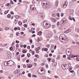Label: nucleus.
<instances>
[{
	"mask_svg": "<svg viewBox=\"0 0 79 79\" xmlns=\"http://www.w3.org/2000/svg\"><path fill=\"white\" fill-rule=\"evenodd\" d=\"M59 40L62 43H66L68 42V38H67V36L65 35L64 34H62L61 36L59 37Z\"/></svg>",
	"mask_w": 79,
	"mask_h": 79,
	"instance_id": "f257e3e1",
	"label": "nucleus"
},
{
	"mask_svg": "<svg viewBox=\"0 0 79 79\" xmlns=\"http://www.w3.org/2000/svg\"><path fill=\"white\" fill-rule=\"evenodd\" d=\"M41 5L44 8H47L49 7V4L46 1H43L41 2Z\"/></svg>",
	"mask_w": 79,
	"mask_h": 79,
	"instance_id": "f03ea898",
	"label": "nucleus"
},
{
	"mask_svg": "<svg viewBox=\"0 0 79 79\" xmlns=\"http://www.w3.org/2000/svg\"><path fill=\"white\" fill-rule=\"evenodd\" d=\"M46 21H45L43 22V25L44 27H46L47 28H49V27H50L51 26V24L50 22H46Z\"/></svg>",
	"mask_w": 79,
	"mask_h": 79,
	"instance_id": "7ed1b4c3",
	"label": "nucleus"
},
{
	"mask_svg": "<svg viewBox=\"0 0 79 79\" xmlns=\"http://www.w3.org/2000/svg\"><path fill=\"white\" fill-rule=\"evenodd\" d=\"M61 23L60 25L61 26H63V25L66 23V20H65V19H62L60 22V23Z\"/></svg>",
	"mask_w": 79,
	"mask_h": 79,
	"instance_id": "20e7f679",
	"label": "nucleus"
},
{
	"mask_svg": "<svg viewBox=\"0 0 79 79\" xmlns=\"http://www.w3.org/2000/svg\"><path fill=\"white\" fill-rule=\"evenodd\" d=\"M69 48L67 49L65 52L67 55H70V56H71V51H69Z\"/></svg>",
	"mask_w": 79,
	"mask_h": 79,
	"instance_id": "39448f33",
	"label": "nucleus"
},
{
	"mask_svg": "<svg viewBox=\"0 0 79 79\" xmlns=\"http://www.w3.org/2000/svg\"><path fill=\"white\" fill-rule=\"evenodd\" d=\"M31 10H35V5L33 4L30 6Z\"/></svg>",
	"mask_w": 79,
	"mask_h": 79,
	"instance_id": "423d86ee",
	"label": "nucleus"
},
{
	"mask_svg": "<svg viewBox=\"0 0 79 79\" xmlns=\"http://www.w3.org/2000/svg\"><path fill=\"white\" fill-rule=\"evenodd\" d=\"M53 35V34L52 33H48L47 35V37L48 38H51L52 36Z\"/></svg>",
	"mask_w": 79,
	"mask_h": 79,
	"instance_id": "0eeeda50",
	"label": "nucleus"
},
{
	"mask_svg": "<svg viewBox=\"0 0 79 79\" xmlns=\"http://www.w3.org/2000/svg\"><path fill=\"white\" fill-rule=\"evenodd\" d=\"M61 66L62 68H63V69H68V68L66 67V66H65L64 65H62Z\"/></svg>",
	"mask_w": 79,
	"mask_h": 79,
	"instance_id": "6e6552de",
	"label": "nucleus"
},
{
	"mask_svg": "<svg viewBox=\"0 0 79 79\" xmlns=\"http://www.w3.org/2000/svg\"><path fill=\"white\" fill-rule=\"evenodd\" d=\"M9 64H10V63H9L8 62L6 61L4 63V64L6 66H10Z\"/></svg>",
	"mask_w": 79,
	"mask_h": 79,
	"instance_id": "1a4fd4ad",
	"label": "nucleus"
},
{
	"mask_svg": "<svg viewBox=\"0 0 79 79\" xmlns=\"http://www.w3.org/2000/svg\"><path fill=\"white\" fill-rule=\"evenodd\" d=\"M7 55L8 58H9L10 57L11 58V53H7Z\"/></svg>",
	"mask_w": 79,
	"mask_h": 79,
	"instance_id": "9d476101",
	"label": "nucleus"
},
{
	"mask_svg": "<svg viewBox=\"0 0 79 79\" xmlns=\"http://www.w3.org/2000/svg\"><path fill=\"white\" fill-rule=\"evenodd\" d=\"M51 20L53 23H55L56 22V20L55 19L53 18H51Z\"/></svg>",
	"mask_w": 79,
	"mask_h": 79,
	"instance_id": "9b49d317",
	"label": "nucleus"
},
{
	"mask_svg": "<svg viewBox=\"0 0 79 79\" xmlns=\"http://www.w3.org/2000/svg\"><path fill=\"white\" fill-rule=\"evenodd\" d=\"M40 71H41V72H42V71H44V73H45V69H44L43 68H40Z\"/></svg>",
	"mask_w": 79,
	"mask_h": 79,
	"instance_id": "f8f14e48",
	"label": "nucleus"
},
{
	"mask_svg": "<svg viewBox=\"0 0 79 79\" xmlns=\"http://www.w3.org/2000/svg\"><path fill=\"white\" fill-rule=\"evenodd\" d=\"M71 31V29H69L67 30L66 31H65V33H69V32Z\"/></svg>",
	"mask_w": 79,
	"mask_h": 79,
	"instance_id": "ddd939ff",
	"label": "nucleus"
},
{
	"mask_svg": "<svg viewBox=\"0 0 79 79\" xmlns=\"http://www.w3.org/2000/svg\"><path fill=\"white\" fill-rule=\"evenodd\" d=\"M42 32L41 31H40L38 32V35H42Z\"/></svg>",
	"mask_w": 79,
	"mask_h": 79,
	"instance_id": "4468645a",
	"label": "nucleus"
},
{
	"mask_svg": "<svg viewBox=\"0 0 79 79\" xmlns=\"http://www.w3.org/2000/svg\"><path fill=\"white\" fill-rule=\"evenodd\" d=\"M74 13V10H70V14H73Z\"/></svg>",
	"mask_w": 79,
	"mask_h": 79,
	"instance_id": "2eb2a0df",
	"label": "nucleus"
},
{
	"mask_svg": "<svg viewBox=\"0 0 79 79\" xmlns=\"http://www.w3.org/2000/svg\"><path fill=\"white\" fill-rule=\"evenodd\" d=\"M6 6H11V4H10V3H8L7 4V5H6Z\"/></svg>",
	"mask_w": 79,
	"mask_h": 79,
	"instance_id": "dca6fc26",
	"label": "nucleus"
},
{
	"mask_svg": "<svg viewBox=\"0 0 79 79\" xmlns=\"http://www.w3.org/2000/svg\"><path fill=\"white\" fill-rule=\"evenodd\" d=\"M42 49H43V50H44H44L45 52H47V51H48V48H45L44 49V48H42Z\"/></svg>",
	"mask_w": 79,
	"mask_h": 79,
	"instance_id": "f3484780",
	"label": "nucleus"
},
{
	"mask_svg": "<svg viewBox=\"0 0 79 79\" xmlns=\"http://www.w3.org/2000/svg\"><path fill=\"white\" fill-rule=\"evenodd\" d=\"M18 23L19 25H20V26H21V25H22V22H21V21H19Z\"/></svg>",
	"mask_w": 79,
	"mask_h": 79,
	"instance_id": "a211bd4d",
	"label": "nucleus"
},
{
	"mask_svg": "<svg viewBox=\"0 0 79 79\" xmlns=\"http://www.w3.org/2000/svg\"><path fill=\"white\" fill-rule=\"evenodd\" d=\"M51 60H52V59H51V58H48V61H49V63H50V62H51Z\"/></svg>",
	"mask_w": 79,
	"mask_h": 79,
	"instance_id": "6ab92c4d",
	"label": "nucleus"
},
{
	"mask_svg": "<svg viewBox=\"0 0 79 79\" xmlns=\"http://www.w3.org/2000/svg\"><path fill=\"white\" fill-rule=\"evenodd\" d=\"M58 2L57 1H56V4H55V6H58Z\"/></svg>",
	"mask_w": 79,
	"mask_h": 79,
	"instance_id": "aec40b11",
	"label": "nucleus"
},
{
	"mask_svg": "<svg viewBox=\"0 0 79 79\" xmlns=\"http://www.w3.org/2000/svg\"><path fill=\"white\" fill-rule=\"evenodd\" d=\"M11 16V15L10 14H9L7 15V17L8 18H10V17Z\"/></svg>",
	"mask_w": 79,
	"mask_h": 79,
	"instance_id": "412c9836",
	"label": "nucleus"
},
{
	"mask_svg": "<svg viewBox=\"0 0 79 79\" xmlns=\"http://www.w3.org/2000/svg\"><path fill=\"white\" fill-rule=\"evenodd\" d=\"M28 76L29 77H31V74L30 73H29L28 74Z\"/></svg>",
	"mask_w": 79,
	"mask_h": 79,
	"instance_id": "4be33fe9",
	"label": "nucleus"
},
{
	"mask_svg": "<svg viewBox=\"0 0 79 79\" xmlns=\"http://www.w3.org/2000/svg\"><path fill=\"white\" fill-rule=\"evenodd\" d=\"M27 56L28 57H30L31 56V54L29 53H28L27 54Z\"/></svg>",
	"mask_w": 79,
	"mask_h": 79,
	"instance_id": "5701e85b",
	"label": "nucleus"
},
{
	"mask_svg": "<svg viewBox=\"0 0 79 79\" xmlns=\"http://www.w3.org/2000/svg\"><path fill=\"white\" fill-rule=\"evenodd\" d=\"M35 57H36L37 58H39V56L38 55H36L35 56Z\"/></svg>",
	"mask_w": 79,
	"mask_h": 79,
	"instance_id": "b1692460",
	"label": "nucleus"
},
{
	"mask_svg": "<svg viewBox=\"0 0 79 79\" xmlns=\"http://www.w3.org/2000/svg\"><path fill=\"white\" fill-rule=\"evenodd\" d=\"M18 69H17L15 71L14 73H18Z\"/></svg>",
	"mask_w": 79,
	"mask_h": 79,
	"instance_id": "393cba45",
	"label": "nucleus"
},
{
	"mask_svg": "<svg viewBox=\"0 0 79 79\" xmlns=\"http://www.w3.org/2000/svg\"><path fill=\"white\" fill-rule=\"evenodd\" d=\"M64 5H65L66 6H67V5H68V2L65 1V4H64Z\"/></svg>",
	"mask_w": 79,
	"mask_h": 79,
	"instance_id": "a878e982",
	"label": "nucleus"
},
{
	"mask_svg": "<svg viewBox=\"0 0 79 79\" xmlns=\"http://www.w3.org/2000/svg\"><path fill=\"white\" fill-rule=\"evenodd\" d=\"M62 6H63V7H62V8H66V6L65 5H63Z\"/></svg>",
	"mask_w": 79,
	"mask_h": 79,
	"instance_id": "bb28decb",
	"label": "nucleus"
},
{
	"mask_svg": "<svg viewBox=\"0 0 79 79\" xmlns=\"http://www.w3.org/2000/svg\"><path fill=\"white\" fill-rule=\"evenodd\" d=\"M72 58V57H71V58H70V57H67V58H68V60H72V58Z\"/></svg>",
	"mask_w": 79,
	"mask_h": 79,
	"instance_id": "cd10ccee",
	"label": "nucleus"
},
{
	"mask_svg": "<svg viewBox=\"0 0 79 79\" xmlns=\"http://www.w3.org/2000/svg\"><path fill=\"white\" fill-rule=\"evenodd\" d=\"M23 26L24 27H27V25H26V24H24Z\"/></svg>",
	"mask_w": 79,
	"mask_h": 79,
	"instance_id": "c85d7f7f",
	"label": "nucleus"
},
{
	"mask_svg": "<svg viewBox=\"0 0 79 79\" xmlns=\"http://www.w3.org/2000/svg\"><path fill=\"white\" fill-rule=\"evenodd\" d=\"M16 35L18 36V35H19V33L18 32H17L16 34Z\"/></svg>",
	"mask_w": 79,
	"mask_h": 79,
	"instance_id": "c756f323",
	"label": "nucleus"
},
{
	"mask_svg": "<svg viewBox=\"0 0 79 79\" xmlns=\"http://www.w3.org/2000/svg\"><path fill=\"white\" fill-rule=\"evenodd\" d=\"M9 11H10L9 10H8L7 11H5V14H7L8 13V12Z\"/></svg>",
	"mask_w": 79,
	"mask_h": 79,
	"instance_id": "7c9ffc66",
	"label": "nucleus"
},
{
	"mask_svg": "<svg viewBox=\"0 0 79 79\" xmlns=\"http://www.w3.org/2000/svg\"><path fill=\"white\" fill-rule=\"evenodd\" d=\"M75 67L76 68H79V65H77L75 66Z\"/></svg>",
	"mask_w": 79,
	"mask_h": 79,
	"instance_id": "2f4dec72",
	"label": "nucleus"
},
{
	"mask_svg": "<svg viewBox=\"0 0 79 79\" xmlns=\"http://www.w3.org/2000/svg\"><path fill=\"white\" fill-rule=\"evenodd\" d=\"M44 56L46 57L47 58L48 56V54H45L44 55Z\"/></svg>",
	"mask_w": 79,
	"mask_h": 79,
	"instance_id": "473e14b6",
	"label": "nucleus"
},
{
	"mask_svg": "<svg viewBox=\"0 0 79 79\" xmlns=\"http://www.w3.org/2000/svg\"><path fill=\"white\" fill-rule=\"evenodd\" d=\"M14 22L15 24H17V23H18V20H15Z\"/></svg>",
	"mask_w": 79,
	"mask_h": 79,
	"instance_id": "72a5a7b5",
	"label": "nucleus"
},
{
	"mask_svg": "<svg viewBox=\"0 0 79 79\" xmlns=\"http://www.w3.org/2000/svg\"><path fill=\"white\" fill-rule=\"evenodd\" d=\"M5 30H8L9 29V28L8 27H6L5 28Z\"/></svg>",
	"mask_w": 79,
	"mask_h": 79,
	"instance_id": "f704fd0d",
	"label": "nucleus"
},
{
	"mask_svg": "<svg viewBox=\"0 0 79 79\" xmlns=\"http://www.w3.org/2000/svg\"><path fill=\"white\" fill-rule=\"evenodd\" d=\"M10 3H11L12 5H13V4H14V3L13 2V1H12V0H10Z\"/></svg>",
	"mask_w": 79,
	"mask_h": 79,
	"instance_id": "c9c22d12",
	"label": "nucleus"
},
{
	"mask_svg": "<svg viewBox=\"0 0 79 79\" xmlns=\"http://www.w3.org/2000/svg\"><path fill=\"white\" fill-rule=\"evenodd\" d=\"M69 20H70L71 21L73 19L71 18V16L69 17Z\"/></svg>",
	"mask_w": 79,
	"mask_h": 79,
	"instance_id": "e433bc0d",
	"label": "nucleus"
},
{
	"mask_svg": "<svg viewBox=\"0 0 79 79\" xmlns=\"http://www.w3.org/2000/svg\"><path fill=\"white\" fill-rule=\"evenodd\" d=\"M73 69V67H71L70 68H69V71H71V69Z\"/></svg>",
	"mask_w": 79,
	"mask_h": 79,
	"instance_id": "4c0bfd02",
	"label": "nucleus"
},
{
	"mask_svg": "<svg viewBox=\"0 0 79 79\" xmlns=\"http://www.w3.org/2000/svg\"><path fill=\"white\" fill-rule=\"evenodd\" d=\"M55 77L56 79H58V77H58V76H55Z\"/></svg>",
	"mask_w": 79,
	"mask_h": 79,
	"instance_id": "58836bf2",
	"label": "nucleus"
},
{
	"mask_svg": "<svg viewBox=\"0 0 79 79\" xmlns=\"http://www.w3.org/2000/svg\"><path fill=\"white\" fill-rule=\"evenodd\" d=\"M32 65H29V66H28V68H31V67H32Z\"/></svg>",
	"mask_w": 79,
	"mask_h": 79,
	"instance_id": "ea45409f",
	"label": "nucleus"
},
{
	"mask_svg": "<svg viewBox=\"0 0 79 79\" xmlns=\"http://www.w3.org/2000/svg\"><path fill=\"white\" fill-rule=\"evenodd\" d=\"M19 16H18V15H17L15 18H16L17 19H18L19 18Z\"/></svg>",
	"mask_w": 79,
	"mask_h": 79,
	"instance_id": "a19ab883",
	"label": "nucleus"
},
{
	"mask_svg": "<svg viewBox=\"0 0 79 79\" xmlns=\"http://www.w3.org/2000/svg\"><path fill=\"white\" fill-rule=\"evenodd\" d=\"M27 21V20H23V23H26V22Z\"/></svg>",
	"mask_w": 79,
	"mask_h": 79,
	"instance_id": "79ce46f5",
	"label": "nucleus"
},
{
	"mask_svg": "<svg viewBox=\"0 0 79 79\" xmlns=\"http://www.w3.org/2000/svg\"><path fill=\"white\" fill-rule=\"evenodd\" d=\"M30 44H32V40H30Z\"/></svg>",
	"mask_w": 79,
	"mask_h": 79,
	"instance_id": "37998d69",
	"label": "nucleus"
},
{
	"mask_svg": "<svg viewBox=\"0 0 79 79\" xmlns=\"http://www.w3.org/2000/svg\"><path fill=\"white\" fill-rule=\"evenodd\" d=\"M25 56V54H23V55H22L21 56V57H23Z\"/></svg>",
	"mask_w": 79,
	"mask_h": 79,
	"instance_id": "c03bdc74",
	"label": "nucleus"
},
{
	"mask_svg": "<svg viewBox=\"0 0 79 79\" xmlns=\"http://www.w3.org/2000/svg\"><path fill=\"white\" fill-rule=\"evenodd\" d=\"M52 62L53 63H54V62H55V59H52Z\"/></svg>",
	"mask_w": 79,
	"mask_h": 79,
	"instance_id": "a18cd8bd",
	"label": "nucleus"
},
{
	"mask_svg": "<svg viewBox=\"0 0 79 79\" xmlns=\"http://www.w3.org/2000/svg\"><path fill=\"white\" fill-rule=\"evenodd\" d=\"M26 62H27V63H29V59H28L26 61Z\"/></svg>",
	"mask_w": 79,
	"mask_h": 79,
	"instance_id": "49530a36",
	"label": "nucleus"
},
{
	"mask_svg": "<svg viewBox=\"0 0 79 79\" xmlns=\"http://www.w3.org/2000/svg\"><path fill=\"white\" fill-rule=\"evenodd\" d=\"M36 35H35V34H33V35H31V37H35Z\"/></svg>",
	"mask_w": 79,
	"mask_h": 79,
	"instance_id": "de8ad7c7",
	"label": "nucleus"
},
{
	"mask_svg": "<svg viewBox=\"0 0 79 79\" xmlns=\"http://www.w3.org/2000/svg\"><path fill=\"white\" fill-rule=\"evenodd\" d=\"M76 60L78 61H79V59L78 58H76Z\"/></svg>",
	"mask_w": 79,
	"mask_h": 79,
	"instance_id": "09e8293b",
	"label": "nucleus"
},
{
	"mask_svg": "<svg viewBox=\"0 0 79 79\" xmlns=\"http://www.w3.org/2000/svg\"><path fill=\"white\" fill-rule=\"evenodd\" d=\"M57 16L58 17H60V14L58 13L57 14Z\"/></svg>",
	"mask_w": 79,
	"mask_h": 79,
	"instance_id": "8fccbe9b",
	"label": "nucleus"
},
{
	"mask_svg": "<svg viewBox=\"0 0 79 79\" xmlns=\"http://www.w3.org/2000/svg\"><path fill=\"white\" fill-rule=\"evenodd\" d=\"M18 29V27H15L14 28V31H16Z\"/></svg>",
	"mask_w": 79,
	"mask_h": 79,
	"instance_id": "3c124183",
	"label": "nucleus"
},
{
	"mask_svg": "<svg viewBox=\"0 0 79 79\" xmlns=\"http://www.w3.org/2000/svg\"><path fill=\"white\" fill-rule=\"evenodd\" d=\"M72 19L73 20V21L74 22H75V21H76V20H75V19H74V17H73L72 18Z\"/></svg>",
	"mask_w": 79,
	"mask_h": 79,
	"instance_id": "603ef678",
	"label": "nucleus"
},
{
	"mask_svg": "<svg viewBox=\"0 0 79 79\" xmlns=\"http://www.w3.org/2000/svg\"><path fill=\"white\" fill-rule=\"evenodd\" d=\"M31 53L32 55H33L35 54V52H34V51H32Z\"/></svg>",
	"mask_w": 79,
	"mask_h": 79,
	"instance_id": "864d4df0",
	"label": "nucleus"
},
{
	"mask_svg": "<svg viewBox=\"0 0 79 79\" xmlns=\"http://www.w3.org/2000/svg\"><path fill=\"white\" fill-rule=\"evenodd\" d=\"M56 46L55 45L54 47V50H56Z\"/></svg>",
	"mask_w": 79,
	"mask_h": 79,
	"instance_id": "5fc2aeb1",
	"label": "nucleus"
},
{
	"mask_svg": "<svg viewBox=\"0 0 79 79\" xmlns=\"http://www.w3.org/2000/svg\"><path fill=\"white\" fill-rule=\"evenodd\" d=\"M10 50H13V47H10Z\"/></svg>",
	"mask_w": 79,
	"mask_h": 79,
	"instance_id": "6e6d98bb",
	"label": "nucleus"
},
{
	"mask_svg": "<svg viewBox=\"0 0 79 79\" xmlns=\"http://www.w3.org/2000/svg\"><path fill=\"white\" fill-rule=\"evenodd\" d=\"M26 65L25 64H24L23 65V68H26Z\"/></svg>",
	"mask_w": 79,
	"mask_h": 79,
	"instance_id": "4d7b16f0",
	"label": "nucleus"
},
{
	"mask_svg": "<svg viewBox=\"0 0 79 79\" xmlns=\"http://www.w3.org/2000/svg\"><path fill=\"white\" fill-rule=\"evenodd\" d=\"M40 52L39 51V50H37L36 51V53H38Z\"/></svg>",
	"mask_w": 79,
	"mask_h": 79,
	"instance_id": "13d9d810",
	"label": "nucleus"
},
{
	"mask_svg": "<svg viewBox=\"0 0 79 79\" xmlns=\"http://www.w3.org/2000/svg\"><path fill=\"white\" fill-rule=\"evenodd\" d=\"M26 47H27V45H24L23 46L24 48H26Z\"/></svg>",
	"mask_w": 79,
	"mask_h": 79,
	"instance_id": "bf43d9fd",
	"label": "nucleus"
},
{
	"mask_svg": "<svg viewBox=\"0 0 79 79\" xmlns=\"http://www.w3.org/2000/svg\"><path fill=\"white\" fill-rule=\"evenodd\" d=\"M26 50H23V53H26Z\"/></svg>",
	"mask_w": 79,
	"mask_h": 79,
	"instance_id": "052dcab7",
	"label": "nucleus"
},
{
	"mask_svg": "<svg viewBox=\"0 0 79 79\" xmlns=\"http://www.w3.org/2000/svg\"><path fill=\"white\" fill-rule=\"evenodd\" d=\"M51 52L52 53H53V52H54V50L53 49L51 50Z\"/></svg>",
	"mask_w": 79,
	"mask_h": 79,
	"instance_id": "680f3d73",
	"label": "nucleus"
},
{
	"mask_svg": "<svg viewBox=\"0 0 79 79\" xmlns=\"http://www.w3.org/2000/svg\"><path fill=\"white\" fill-rule=\"evenodd\" d=\"M63 15H64V14H63V13H62L61 14V17H63Z\"/></svg>",
	"mask_w": 79,
	"mask_h": 79,
	"instance_id": "e2e57ef3",
	"label": "nucleus"
},
{
	"mask_svg": "<svg viewBox=\"0 0 79 79\" xmlns=\"http://www.w3.org/2000/svg\"><path fill=\"white\" fill-rule=\"evenodd\" d=\"M10 14L11 15H14V12H10Z\"/></svg>",
	"mask_w": 79,
	"mask_h": 79,
	"instance_id": "0e129e2a",
	"label": "nucleus"
},
{
	"mask_svg": "<svg viewBox=\"0 0 79 79\" xmlns=\"http://www.w3.org/2000/svg\"><path fill=\"white\" fill-rule=\"evenodd\" d=\"M49 56H52V53H50V54H49Z\"/></svg>",
	"mask_w": 79,
	"mask_h": 79,
	"instance_id": "69168bd1",
	"label": "nucleus"
},
{
	"mask_svg": "<svg viewBox=\"0 0 79 79\" xmlns=\"http://www.w3.org/2000/svg\"><path fill=\"white\" fill-rule=\"evenodd\" d=\"M63 58H66V55H63Z\"/></svg>",
	"mask_w": 79,
	"mask_h": 79,
	"instance_id": "338daca9",
	"label": "nucleus"
},
{
	"mask_svg": "<svg viewBox=\"0 0 79 79\" xmlns=\"http://www.w3.org/2000/svg\"><path fill=\"white\" fill-rule=\"evenodd\" d=\"M27 49H30V46H28L27 47Z\"/></svg>",
	"mask_w": 79,
	"mask_h": 79,
	"instance_id": "774afa93",
	"label": "nucleus"
}]
</instances>
